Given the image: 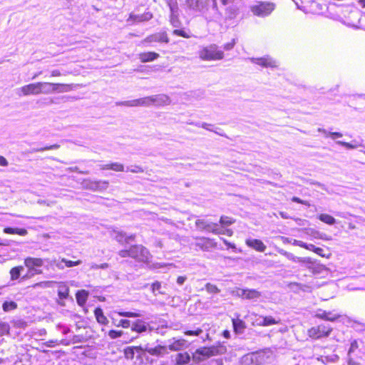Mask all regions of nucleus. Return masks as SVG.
Returning a JSON list of instances; mask_svg holds the SVG:
<instances>
[{"label":"nucleus","mask_w":365,"mask_h":365,"mask_svg":"<svg viewBox=\"0 0 365 365\" xmlns=\"http://www.w3.org/2000/svg\"><path fill=\"white\" fill-rule=\"evenodd\" d=\"M227 349L223 345L212 346L210 347H201L195 350L192 354V360L196 363H200L209 359L211 356L222 355L225 354Z\"/></svg>","instance_id":"obj_1"},{"label":"nucleus","mask_w":365,"mask_h":365,"mask_svg":"<svg viewBox=\"0 0 365 365\" xmlns=\"http://www.w3.org/2000/svg\"><path fill=\"white\" fill-rule=\"evenodd\" d=\"M199 57L203 61H218L224 58V52L215 43L202 47L199 51Z\"/></svg>","instance_id":"obj_2"},{"label":"nucleus","mask_w":365,"mask_h":365,"mask_svg":"<svg viewBox=\"0 0 365 365\" xmlns=\"http://www.w3.org/2000/svg\"><path fill=\"white\" fill-rule=\"evenodd\" d=\"M275 9V4L268 1H259L251 7L254 15L259 17H265L269 15Z\"/></svg>","instance_id":"obj_3"},{"label":"nucleus","mask_w":365,"mask_h":365,"mask_svg":"<svg viewBox=\"0 0 365 365\" xmlns=\"http://www.w3.org/2000/svg\"><path fill=\"white\" fill-rule=\"evenodd\" d=\"M185 6L192 14H202L207 9L208 0H185Z\"/></svg>","instance_id":"obj_4"},{"label":"nucleus","mask_w":365,"mask_h":365,"mask_svg":"<svg viewBox=\"0 0 365 365\" xmlns=\"http://www.w3.org/2000/svg\"><path fill=\"white\" fill-rule=\"evenodd\" d=\"M130 257L139 262H147L150 257V252L142 245H133L130 247Z\"/></svg>","instance_id":"obj_5"},{"label":"nucleus","mask_w":365,"mask_h":365,"mask_svg":"<svg viewBox=\"0 0 365 365\" xmlns=\"http://www.w3.org/2000/svg\"><path fill=\"white\" fill-rule=\"evenodd\" d=\"M195 226L202 230L212 232L215 235H220L222 230L217 223L212 222L205 219H198L195 221Z\"/></svg>","instance_id":"obj_6"},{"label":"nucleus","mask_w":365,"mask_h":365,"mask_svg":"<svg viewBox=\"0 0 365 365\" xmlns=\"http://www.w3.org/2000/svg\"><path fill=\"white\" fill-rule=\"evenodd\" d=\"M332 329L329 326H326L324 324H320L315 327H312L308 331V334L310 337L313 339H319L322 337L328 336Z\"/></svg>","instance_id":"obj_7"},{"label":"nucleus","mask_w":365,"mask_h":365,"mask_svg":"<svg viewBox=\"0 0 365 365\" xmlns=\"http://www.w3.org/2000/svg\"><path fill=\"white\" fill-rule=\"evenodd\" d=\"M116 105L128 106V107H138V106L149 107L150 106H153L151 96L140 98L138 99L131 100V101H125L118 102V103H116Z\"/></svg>","instance_id":"obj_8"},{"label":"nucleus","mask_w":365,"mask_h":365,"mask_svg":"<svg viewBox=\"0 0 365 365\" xmlns=\"http://www.w3.org/2000/svg\"><path fill=\"white\" fill-rule=\"evenodd\" d=\"M278 252L279 254L284 255V257H286L288 259H289L292 262H302V263H306L307 264H314V260L310 257H296L292 253L288 252L283 249H279ZM308 268L314 269V267H312L311 265H309ZM313 272H314V270H313Z\"/></svg>","instance_id":"obj_9"},{"label":"nucleus","mask_w":365,"mask_h":365,"mask_svg":"<svg viewBox=\"0 0 365 365\" xmlns=\"http://www.w3.org/2000/svg\"><path fill=\"white\" fill-rule=\"evenodd\" d=\"M196 242L193 244L195 247H199L203 251H209L212 248L217 246L216 242L213 240L207 237H196Z\"/></svg>","instance_id":"obj_10"},{"label":"nucleus","mask_w":365,"mask_h":365,"mask_svg":"<svg viewBox=\"0 0 365 365\" xmlns=\"http://www.w3.org/2000/svg\"><path fill=\"white\" fill-rule=\"evenodd\" d=\"M84 186L92 191H103L108 188V182L106 180L92 181L88 180L84 181Z\"/></svg>","instance_id":"obj_11"},{"label":"nucleus","mask_w":365,"mask_h":365,"mask_svg":"<svg viewBox=\"0 0 365 365\" xmlns=\"http://www.w3.org/2000/svg\"><path fill=\"white\" fill-rule=\"evenodd\" d=\"M250 61L253 63L266 68H274L277 66V61L269 56H266L261 58H251Z\"/></svg>","instance_id":"obj_12"},{"label":"nucleus","mask_w":365,"mask_h":365,"mask_svg":"<svg viewBox=\"0 0 365 365\" xmlns=\"http://www.w3.org/2000/svg\"><path fill=\"white\" fill-rule=\"evenodd\" d=\"M263 352H257L247 354L243 356L241 359L242 365H255L257 364L259 358L263 356Z\"/></svg>","instance_id":"obj_13"},{"label":"nucleus","mask_w":365,"mask_h":365,"mask_svg":"<svg viewBox=\"0 0 365 365\" xmlns=\"http://www.w3.org/2000/svg\"><path fill=\"white\" fill-rule=\"evenodd\" d=\"M19 91L23 96L39 95V82L25 85Z\"/></svg>","instance_id":"obj_14"},{"label":"nucleus","mask_w":365,"mask_h":365,"mask_svg":"<svg viewBox=\"0 0 365 365\" xmlns=\"http://www.w3.org/2000/svg\"><path fill=\"white\" fill-rule=\"evenodd\" d=\"M169 38L165 32H160L152 34L148 37H146L143 41L142 43H153V42H164L168 43Z\"/></svg>","instance_id":"obj_15"},{"label":"nucleus","mask_w":365,"mask_h":365,"mask_svg":"<svg viewBox=\"0 0 365 365\" xmlns=\"http://www.w3.org/2000/svg\"><path fill=\"white\" fill-rule=\"evenodd\" d=\"M136 349H139L142 351H146L153 356H161L168 353L167 347L161 345H158L154 348L145 346L144 348L136 347Z\"/></svg>","instance_id":"obj_16"},{"label":"nucleus","mask_w":365,"mask_h":365,"mask_svg":"<svg viewBox=\"0 0 365 365\" xmlns=\"http://www.w3.org/2000/svg\"><path fill=\"white\" fill-rule=\"evenodd\" d=\"M153 106H162L170 103V98L165 94L151 96Z\"/></svg>","instance_id":"obj_17"},{"label":"nucleus","mask_w":365,"mask_h":365,"mask_svg":"<svg viewBox=\"0 0 365 365\" xmlns=\"http://www.w3.org/2000/svg\"><path fill=\"white\" fill-rule=\"evenodd\" d=\"M245 243L249 247L261 252H264L267 248L266 245L257 239H247Z\"/></svg>","instance_id":"obj_18"},{"label":"nucleus","mask_w":365,"mask_h":365,"mask_svg":"<svg viewBox=\"0 0 365 365\" xmlns=\"http://www.w3.org/2000/svg\"><path fill=\"white\" fill-rule=\"evenodd\" d=\"M44 260L41 258L28 257L24 259V265L26 267L40 269L43 265Z\"/></svg>","instance_id":"obj_19"},{"label":"nucleus","mask_w":365,"mask_h":365,"mask_svg":"<svg viewBox=\"0 0 365 365\" xmlns=\"http://www.w3.org/2000/svg\"><path fill=\"white\" fill-rule=\"evenodd\" d=\"M187 347V341L183 339H173V341L168 345L170 351H180Z\"/></svg>","instance_id":"obj_20"},{"label":"nucleus","mask_w":365,"mask_h":365,"mask_svg":"<svg viewBox=\"0 0 365 365\" xmlns=\"http://www.w3.org/2000/svg\"><path fill=\"white\" fill-rule=\"evenodd\" d=\"M55 83L50 82H39V94H50L55 93Z\"/></svg>","instance_id":"obj_21"},{"label":"nucleus","mask_w":365,"mask_h":365,"mask_svg":"<svg viewBox=\"0 0 365 365\" xmlns=\"http://www.w3.org/2000/svg\"><path fill=\"white\" fill-rule=\"evenodd\" d=\"M148 324L141 319H138L132 324L131 330L138 333H143L148 329Z\"/></svg>","instance_id":"obj_22"},{"label":"nucleus","mask_w":365,"mask_h":365,"mask_svg":"<svg viewBox=\"0 0 365 365\" xmlns=\"http://www.w3.org/2000/svg\"><path fill=\"white\" fill-rule=\"evenodd\" d=\"M69 287L65 282H59L58 284V296L61 299H66L68 297Z\"/></svg>","instance_id":"obj_23"},{"label":"nucleus","mask_w":365,"mask_h":365,"mask_svg":"<svg viewBox=\"0 0 365 365\" xmlns=\"http://www.w3.org/2000/svg\"><path fill=\"white\" fill-rule=\"evenodd\" d=\"M159 57V54L155 52H144L139 54V59L141 62H150Z\"/></svg>","instance_id":"obj_24"},{"label":"nucleus","mask_w":365,"mask_h":365,"mask_svg":"<svg viewBox=\"0 0 365 365\" xmlns=\"http://www.w3.org/2000/svg\"><path fill=\"white\" fill-rule=\"evenodd\" d=\"M316 317L327 321L334 322L338 319L339 316L336 314L333 315L330 312L319 311L317 313Z\"/></svg>","instance_id":"obj_25"},{"label":"nucleus","mask_w":365,"mask_h":365,"mask_svg":"<svg viewBox=\"0 0 365 365\" xmlns=\"http://www.w3.org/2000/svg\"><path fill=\"white\" fill-rule=\"evenodd\" d=\"M307 233L314 239H320V240H326V241H329V240H331V237L330 236H328L325 233L320 232L314 229H309L307 230Z\"/></svg>","instance_id":"obj_26"},{"label":"nucleus","mask_w":365,"mask_h":365,"mask_svg":"<svg viewBox=\"0 0 365 365\" xmlns=\"http://www.w3.org/2000/svg\"><path fill=\"white\" fill-rule=\"evenodd\" d=\"M101 170H112L115 172H123L124 165L120 163H112L101 165Z\"/></svg>","instance_id":"obj_27"},{"label":"nucleus","mask_w":365,"mask_h":365,"mask_svg":"<svg viewBox=\"0 0 365 365\" xmlns=\"http://www.w3.org/2000/svg\"><path fill=\"white\" fill-rule=\"evenodd\" d=\"M153 17V15L150 12H147L140 15H135L131 14L129 16L128 21L132 20L133 21L141 22L150 20Z\"/></svg>","instance_id":"obj_28"},{"label":"nucleus","mask_w":365,"mask_h":365,"mask_svg":"<svg viewBox=\"0 0 365 365\" xmlns=\"http://www.w3.org/2000/svg\"><path fill=\"white\" fill-rule=\"evenodd\" d=\"M190 356L188 353H179L176 355L175 361L177 365H185L190 362Z\"/></svg>","instance_id":"obj_29"},{"label":"nucleus","mask_w":365,"mask_h":365,"mask_svg":"<svg viewBox=\"0 0 365 365\" xmlns=\"http://www.w3.org/2000/svg\"><path fill=\"white\" fill-rule=\"evenodd\" d=\"M4 232L6 234H11V235H19L21 236H25L27 235L28 232L24 228H13V227H6L4 229Z\"/></svg>","instance_id":"obj_30"},{"label":"nucleus","mask_w":365,"mask_h":365,"mask_svg":"<svg viewBox=\"0 0 365 365\" xmlns=\"http://www.w3.org/2000/svg\"><path fill=\"white\" fill-rule=\"evenodd\" d=\"M88 296V292L87 291L84 289L78 291L76 294L77 303L79 305L83 306L86 303Z\"/></svg>","instance_id":"obj_31"},{"label":"nucleus","mask_w":365,"mask_h":365,"mask_svg":"<svg viewBox=\"0 0 365 365\" xmlns=\"http://www.w3.org/2000/svg\"><path fill=\"white\" fill-rule=\"evenodd\" d=\"M95 317L98 323L101 324H107L108 320L104 315L103 310L101 308H96L94 311Z\"/></svg>","instance_id":"obj_32"},{"label":"nucleus","mask_w":365,"mask_h":365,"mask_svg":"<svg viewBox=\"0 0 365 365\" xmlns=\"http://www.w3.org/2000/svg\"><path fill=\"white\" fill-rule=\"evenodd\" d=\"M261 297V293L255 289H245V299H257Z\"/></svg>","instance_id":"obj_33"},{"label":"nucleus","mask_w":365,"mask_h":365,"mask_svg":"<svg viewBox=\"0 0 365 365\" xmlns=\"http://www.w3.org/2000/svg\"><path fill=\"white\" fill-rule=\"evenodd\" d=\"M167 4L170 9V15H179V7L176 0H166Z\"/></svg>","instance_id":"obj_34"},{"label":"nucleus","mask_w":365,"mask_h":365,"mask_svg":"<svg viewBox=\"0 0 365 365\" xmlns=\"http://www.w3.org/2000/svg\"><path fill=\"white\" fill-rule=\"evenodd\" d=\"M55 93H64L71 91L73 86L71 84L55 83Z\"/></svg>","instance_id":"obj_35"},{"label":"nucleus","mask_w":365,"mask_h":365,"mask_svg":"<svg viewBox=\"0 0 365 365\" xmlns=\"http://www.w3.org/2000/svg\"><path fill=\"white\" fill-rule=\"evenodd\" d=\"M318 218L322 222L329 225H332L336 223L335 218L328 214H321L318 216Z\"/></svg>","instance_id":"obj_36"},{"label":"nucleus","mask_w":365,"mask_h":365,"mask_svg":"<svg viewBox=\"0 0 365 365\" xmlns=\"http://www.w3.org/2000/svg\"><path fill=\"white\" fill-rule=\"evenodd\" d=\"M23 270H24V267H22V266H18V267H13L10 270L11 279L12 280H16V279H19L21 275V272Z\"/></svg>","instance_id":"obj_37"},{"label":"nucleus","mask_w":365,"mask_h":365,"mask_svg":"<svg viewBox=\"0 0 365 365\" xmlns=\"http://www.w3.org/2000/svg\"><path fill=\"white\" fill-rule=\"evenodd\" d=\"M28 271L26 275H24L23 279H29L36 274H41L43 271L41 269L34 268V267H27Z\"/></svg>","instance_id":"obj_38"},{"label":"nucleus","mask_w":365,"mask_h":365,"mask_svg":"<svg viewBox=\"0 0 365 365\" xmlns=\"http://www.w3.org/2000/svg\"><path fill=\"white\" fill-rule=\"evenodd\" d=\"M60 148V145L58 144H53L51 145H48L42 148H34L31 150V153H37V152H42L44 150H56Z\"/></svg>","instance_id":"obj_39"},{"label":"nucleus","mask_w":365,"mask_h":365,"mask_svg":"<svg viewBox=\"0 0 365 365\" xmlns=\"http://www.w3.org/2000/svg\"><path fill=\"white\" fill-rule=\"evenodd\" d=\"M3 310L6 312H10L17 308V304L15 302H4L2 305Z\"/></svg>","instance_id":"obj_40"},{"label":"nucleus","mask_w":365,"mask_h":365,"mask_svg":"<svg viewBox=\"0 0 365 365\" xmlns=\"http://www.w3.org/2000/svg\"><path fill=\"white\" fill-rule=\"evenodd\" d=\"M232 323L235 330L237 332H242L245 327V323L239 319H233Z\"/></svg>","instance_id":"obj_41"},{"label":"nucleus","mask_w":365,"mask_h":365,"mask_svg":"<svg viewBox=\"0 0 365 365\" xmlns=\"http://www.w3.org/2000/svg\"><path fill=\"white\" fill-rule=\"evenodd\" d=\"M238 13V9L236 6H229L226 9V15L229 19H234Z\"/></svg>","instance_id":"obj_42"},{"label":"nucleus","mask_w":365,"mask_h":365,"mask_svg":"<svg viewBox=\"0 0 365 365\" xmlns=\"http://www.w3.org/2000/svg\"><path fill=\"white\" fill-rule=\"evenodd\" d=\"M173 34L175 36H182L183 38H189L192 37V34L190 31H187L184 29H175Z\"/></svg>","instance_id":"obj_43"},{"label":"nucleus","mask_w":365,"mask_h":365,"mask_svg":"<svg viewBox=\"0 0 365 365\" xmlns=\"http://www.w3.org/2000/svg\"><path fill=\"white\" fill-rule=\"evenodd\" d=\"M235 222V220L232 217L225 215L221 216L220 219V223L222 225V226H229L233 224Z\"/></svg>","instance_id":"obj_44"},{"label":"nucleus","mask_w":365,"mask_h":365,"mask_svg":"<svg viewBox=\"0 0 365 365\" xmlns=\"http://www.w3.org/2000/svg\"><path fill=\"white\" fill-rule=\"evenodd\" d=\"M264 317V327L270 326L273 324H277L279 320H277L271 316L263 317Z\"/></svg>","instance_id":"obj_45"},{"label":"nucleus","mask_w":365,"mask_h":365,"mask_svg":"<svg viewBox=\"0 0 365 365\" xmlns=\"http://www.w3.org/2000/svg\"><path fill=\"white\" fill-rule=\"evenodd\" d=\"M205 287L206 291L210 294H217L220 292V289H218L216 285L211 283H207Z\"/></svg>","instance_id":"obj_46"},{"label":"nucleus","mask_w":365,"mask_h":365,"mask_svg":"<svg viewBox=\"0 0 365 365\" xmlns=\"http://www.w3.org/2000/svg\"><path fill=\"white\" fill-rule=\"evenodd\" d=\"M231 294L235 297H241L245 299V289L235 288L230 292Z\"/></svg>","instance_id":"obj_47"},{"label":"nucleus","mask_w":365,"mask_h":365,"mask_svg":"<svg viewBox=\"0 0 365 365\" xmlns=\"http://www.w3.org/2000/svg\"><path fill=\"white\" fill-rule=\"evenodd\" d=\"M136 347L137 346H135V347H127L126 349H125V350H124L125 357L126 359H133L134 354H135L134 349H136ZM137 350H140V349H137Z\"/></svg>","instance_id":"obj_48"},{"label":"nucleus","mask_w":365,"mask_h":365,"mask_svg":"<svg viewBox=\"0 0 365 365\" xmlns=\"http://www.w3.org/2000/svg\"><path fill=\"white\" fill-rule=\"evenodd\" d=\"M170 22L173 27L178 28L181 24L179 15H170Z\"/></svg>","instance_id":"obj_49"},{"label":"nucleus","mask_w":365,"mask_h":365,"mask_svg":"<svg viewBox=\"0 0 365 365\" xmlns=\"http://www.w3.org/2000/svg\"><path fill=\"white\" fill-rule=\"evenodd\" d=\"M50 264H54L58 269H63L65 268L64 262H62V258L61 259H53L49 262Z\"/></svg>","instance_id":"obj_50"},{"label":"nucleus","mask_w":365,"mask_h":365,"mask_svg":"<svg viewBox=\"0 0 365 365\" xmlns=\"http://www.w3.org/2000/svg\"><path fill=\"white\" fill-rule=\"evenodd\" d=\"M318 131L324 133L326 135H329L332 139H335L336 138H341L342 136V134L341 133H339V132L327 133V131L323 128H319Z\"/></svg>","instance_id":"obj_51"},{"label":"nucleus","mask_w":365,"mask_h":365,"mask_svg":"<svg viewBox=\"0 0 365 365\" xmlns=\"http://www.w3.org/2000/svg\"><path fill=\"white\" fill-rule=\"evenodd\" d=\"M115 235V239L116 241H118L120 243H123V242H125V233L123 232L119 231H114L113 232Z\"/></svg>","instance_id":"obj_52"},{"label":"nucleus","mask_w":365,"mask_h":365,"mask_svg":"<svg viewBox=\"0 0 365 365\" xmlns=\"http://www.w3.org/2000/svg\"><path fill=\"white\" fill-rule=\"evenodd\" d=\"M62 262H64L65 267H72L77 266V265H79L81 264V260L71 261V260H68L65 258H62Z\"/></svg>","instance_id":"obj_53"},{"label":"nucleus","mask_w":365,"mask_h":365,"mask_svg":"<svg viewBox=\"0 0 365 365\" xmlns=\"http://www.w3.org/2000/svg\"><path fill=\"white\" fill-rule=\"evenodd\" d=\"M118 314L119 316L124 317H139L141 316L139 313L132 312H119Z\"/></svg>","instance_id":"obj_54"},{"label":"nucleus","mask_w":365,"mask_h":365,"mask_svg":"<svg viewBox=\"0 0 365 365\" xmlns=\"http://www.w3.org/2000/svg\"><path fill=\"white\" fill-rule=\"evenodd\" d=\"M10 327L7 323H0V335H4L9 333Z\"/></svg>","instance_id":"obj_55"},{"label":"nucleus","mask_w":365,"mask_h":365,"mask_svg":"<svg viewBox=\"0 0 365 365\" xmlns=\"http://www.w3.org/2000/svg\"><path fill=\"white\" fill-rule=\"evenodd\" d=\"M127 171H130L134 173H143V170L141 167L138 165H131L127 168Z\"/></svg>","instance_id":"obj_56"},{"label":"nucleus","mask_w":365,"mask_h":365,"mask_svg":"<svg viewBox=\"0 0 365 365\" xmlns=\"http://www.w3.org/2000/svg\"><path fill=\"white\" fill-rule=\"evenodd\" d=\"M123 332L122 331H115V330H110L108 332V336L111 339H117L123 335Z\"/></svg>","instance_id":"obj_57"},{"label":"nucleus","mask_w":365,"mask_h":365,"mask_svg":"<svg viewBox=\"0 0 365 365\" xmlns=\"http://www.w3.org/2000/svg\"><path fill=\"white\" fill-rule=\"evenodd\" d=\"M160 288H161V283H160V282H158V281H157V282H155L153 283V284H152V292H153V293L155 295H156V294H156V292H158L160 294H163V293L160 291Z\"/></svg>","instance_id":"obj_58"},{"label":"nucleus","mask_w":365,"mask_h":365,"mask_svg":"<svg viewBox=\"0 0 365 365\" xmlns=\"http://www.w3.org/2000/svg\"><path fill=\"white\" fill-rule=\"evenodd\" d=\"M51 284V282H49V281L41 282L36 283L33 287L34 288H36V287L46 288V287H49Z\"/></svg>","instance_id":"obj_59"},{"label":"nucleus","mask_w":365,"mask_h":365,"mask_svg":"<svg viewBox=\"0 0 365 365\" xmlns=\"http://www.w3.org/2000/svg\"><path fill=\"white\" fill-rule=\"evenodd\" d=\"M291 284L297 286L300 289H302V291H304V292H310L311 291L310 287L308 286V285L299 284V283H297V282H294V283H292Z\"/></svg>","instance_id":"obj_60"},{"label":"nucleus","mask_w":365,"mask_h":365,"mask_svg":"<svg viewBox=\"0 0 365 365\" xmlns=\"http://www.w3.org/2000/svg\"><path fill=\"white\" fill-rule=\"evenodd\" d=\"M358 348H359L358 341L356 340L352 341L351 343L348 354L350 355L352 352H354Z\"/></svg>","instance_id":"obj_61"},{"label":"nucleus","mask_w":365,"mask_h":365,"mask_svg":"<svg viewBox=\"0 0 365 365\" xmlns=\"http://www.w3.org/2000/svg\"><path fill=\"white\" fill-rule=\"evenodd\" d=\"M235 43H236L235 40L232 39L230 42L225 43L223 46V48L225 51H230L234 48Z\"/></svg>","instance_id":"obj_62"},{"label":"nucleus","mask_w":365,"mask_h":365,"mask_svg":"<svg viewBox=\"0 0 365 365\" xmlns=\"http://www.w3.org/2000/svg\"><path fill=\"white\" fill-rule=\"evenodd\" d=\"M336 143L339 144V145H342V146H344V147H345V148H346L348 149H354V148H356V145H352V144H351L349 143H346V142H344V141L339 140V141L336 142Z\"/></svg>","instance_id":"obj_63"},{"label":"nucleus","mask_w":365,"mask_h":365,"mask_svg":"<svg viewBox=\"0 0 365 365\" xmlns=\"http://www.w3.org/2000/svg\"><path fill=\"white\" fill-rule=\"evenodd\" d=\"M118 255L121 257H130V248L129 250H123L119 251Z\"/></svg>","instance_id":"obj_64"}]
</instances>
